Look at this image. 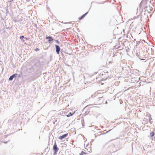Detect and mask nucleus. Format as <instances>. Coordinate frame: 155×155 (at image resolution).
<instances>
[{
	"mask_svg": "<svg viewBox=\"0 0 155 155\" xmlns=\"http://www.w3.org/2000/svg\"><path fill=\"white\" fill-rule=\"evenodd\" d=\"M34 66L37 69L41 68V63L39 61H37L34 64Z\"/></svg>",
	"mask_w": 155,
	"mask_h": 155,
	"instance_id": "obj_1",
	"label": "nucleus"
},
{
	"mask_svg": "<svg viewBox=\"0 0 155 155\" xmlns=\"http://www.w3.org/2000/svg\"><path fill=\"white\" fill-rule=\"evenodd\" d=\"M56 51L57 54H59L60 50V46L58 45H55Z\"/></svg>",
	"mask_w": 155,
	"mask_h": 155,
	"instance_id": "obj_2",
	"label": "nucleus"
},
{
	"mask_svg": "<svg viewBox=\"0 0 155 155\" xmlns=\"http://www.w3.org/2000/svg\"><path fill=\"white\" fill-rule=\"evenodd\" d=\"M18 74L16 73H15L14 74L11 76L8 79V80L9 81H12L14 78H16L17 77Z\"/></svg>",
	"mask_w": 155,
	"mask_h": 155,
	"instance_id": "obj_3",
	"label": "nucleus"
},
{
	"mask_svg": "<svg viewBox=\"0 0 155 155\" xmlns=\"http://www.w3.org/2000/svg\"><path fill=\"white\" fill-rule=\"evenodd\" d=\"M53 151H58L59 150V148L57 147V145L56 143V142H55L54 143L53 145Z\"/></svg>",
	"mask_w": 155,
	"mask_h": 155,
	"instance_id": "obj_4",
	"label": "nucleus"
},
{
	"mask_svg": "<svg viewBox=\"0 0 155 155\" xmlns=\"http://www.w3.org/2000/svg\"><path fill=\"white\" fill-rule=\"evenodd\" d=\"M34 68L32 66H30L27 68V71L28 73H31L34 71Z\"/></svg>",
	"mask_w": 155,
	"mask_h": 155,
	"instance_id": "obj_5",
	"label": "nucleus"
},
{
	"mask_svg": "<svg viewBox=\"0 0 155 155\" xmlns=\"http://www.w3.org/2000/svg\"><path fill=\"white\" fill-rule=\"evenodd\" d=\"M68 134H64L62 135V136H60L58 137V139L61 140H62L64 138L66 137L68 135Z\"/></svg>",
	"mask_w": 155,
	"mask_h": 155,
	"instance_id": "obj_6",
	"label": "nucleus"
},
{
	"mask_svg": "<svg viewBox=\"0 0 155 155\" xmlns=\"http://www.w3.org/2000/svg\"><path fill=\"white\" fill-rule=\"evenodd\" d=\"M45 39H48V41L49 42L54 40V39H53L52 37L51 36L46 37Z\"/></svg>",
	"mask_w": 155,
	"mask_h": 155,
	"instance_id": "obj_7",
	"label": "nucleus"
},
{
	"mask_svg": "<svg viewBox=\"0 0 155 155\" xmlns=\"http://www.w3.org/2000/svg\"><path fill=\"white\" fill-rule=\"evenodd\" d=\"M88 12H86L85 14L83 15L81 17H79L78 18V19L79 20H81V19L84 18L85 17V16L87 14Z\"/></svg>",
	"mask_w": 155,
	"mask_h": 155,
	"instance_id": "obj_8",
	"label": "nucleus"
},
{
	"mask_svg": "<svg viewBox=\"0 0 155 155\" xmlns=\"http://www.w3.org/2000/svg\"><path fill=\"white\" fill-rule=\"evenodd\" d=\"M155 135V133L154 131L151 132L150 133V137H152Z\"/></svg>",
	"mask_w": 155,
	"mask_h": 155,
	"instance_id": "obj_9",
	"label": "nucleus"
},
{
	"mask_svg": "<svg viewBox=\"0 0 155 155\" xmlns=\"http://www.w3.org/2000/svg\"><path fill=\"white\" fill-rule=\"evenodd\" d=\"M73 114H72L70 112L69 114L67 115L66 116L67 117H69L70 116H72Z\"/></svg>",
	"mask_w": 155,
	"mask_h": 155,
	"instance_id": "obj_10",
	"label": "nucleus"
},
{
	"mask_svg": "<svg viewBox=\"0 0 155 155\" xmlns=\"http://www.w3.org/2000/svg\"><path fill=\"white\" fill-rule=\"evenodd\" d=\"M87 153H85L84 152H83V151H82L81 152V153H80V155H84V154H86Z\"/></svg>",
	"mask_w": 155,
	"mask_h": 155,
	"instance_id": "obj_11",
	"label": "nucleus"
},
{
	"mask_svg": "<svg viewBox=\"0 0 155 155\" xmlns=\"http://www.w3.org/2000/svg\"><path fill=\"white\" fill-rule=\"evenodd\" d=\"M81 122L82 126L83 127H84V120H81Z\"/></svg>",
	"mask_w": 155,
	"mask_h": 155,
	"instance_id": "obj_12",
	"label": "nucleus"
},
{
	"mask_svg": "<svg viewBox=\"0 0 155 155\" xmlns=\"http://www.w3.org/2000/svg\"><path fill=\"white\" fill-rule=\"evenodd\" d=\"M54 152V153H53V155H56L57 154V152H58V151H53Z\"/></svg>",
	"mask_w": 155,
	"mask_h": 155,
	"instance_id": "obj_13",
	"label": "nucleus"
},
{
	"mask_svg": "<svg viewBox=\"0 0 155 155\" xmlns=\"http://www.w3.org/2000/svg\"><path fill=\"white\" fill-rule=\"evenodd\" d=\"M24 36L23 35L20 36V39L21 40H22V39H24Z\"/></svg>",
	"mask_w": 155,
	"mask_h": 155,
	"instance_id": "obj_14",
	"label": "nucleus"
},
{
	"mask_svg": "<svg viewBox=\"0 0 155 155\" xmlns=\"http://www.w3.org/2000/svg\"><path fill=\"white\" fill-rule=\"evenodd\" d=\"M54 41H56L58 44L60 45V42H59V41L58 40H54Z\"/></svg>",
	"mask_w": 155,
	"mask_h": 155,
	"instance_id": "obj_15",
	"label": "nucleus"
},
{
	"mask_svg": "<svg viewBox=\"0 0 155 155\" xmlns=\"http://www.w3.org/2000/svg\"><path fill=\"white\" fill-rule=\"evenodd\" d=\"M112 130V129H110V130H109L107 131L105 133H104L103 134H106V133H108L109 132H110V131H111V130Z\"/></svg>",
	"mask_w": 155,
	"mask_h": 155,
	"instance_id": "obj_16",
	"label": "nucleus"
},
{
	"mask_svg": "<svg viewBox=\"0 0 155 155\" xmlns=\"http://www.w3.org/2000/svg\"><path fill=\"white\" fill-rule=\"evenodd\" d=\"M136 55L137 56H139V55L138 54V52H136Z\"/></svg>",
	"mask_w": 155,
	"mask_h": 155,
	"instance_id": "obj_17",
	"label": "nucleus"
},
{
	"mask_svg": "<svg viewBox=\"0 0 155 155\" xmlns=\"http://www.w3.org/2000/svg\"><path fill=\"white\" fill-rule=\"evenodd\" d=\"M24 38L26 40H29V38H26V37H25Z\"/></svg>",
	"mask_w": 155,
	"mask_h": 155,
	"instance_id": "obj_18",
	"label": "nucleus"
},
{
	"mask_svg": "<svg viewBox=\"0 0 155 155\" xmlns=\"http://www.w3.org/2000/svg\"><path fill=\"white\" fill-rule=\"evenodd\" d=\"M8 141H4L3 142L5 143H8Z\"/></svg>",
	"mask_w": 155,
	"mask_h": 155,
	"instance_id": "obj_19",
	"label": "nucleus"
},
{
	"mask_svg": "<svg viewBox=\"0 0 155 155\" xmlns=\"http://www.w3.org/2000/svg\"><path fill=\"white\" fill-rule=\"evenodd\" d=\"M39 49L38 48H36L35 49V51H39Z\"/></svg>",
	"mask_w": 155,
	"mask_h": 155,
	"instance_id": "obj_20",
	"label": "nucleus"
},
{
	"mask_svg": "<svg viewBox=\"0 0 155 155\" xmlns=\"http://www.w3.org/2000/svg\"><path fill=\"white\" fill-rule=\"evenodd\" d=\"M152 119V118H151V117H149V122H150V120H151Z\"/></svg>",
	"mask_w": 155,
	"mask_h": 155,
	"instance_id": "obj_21",
	"label": "nucleus"
},
{
	"mask_svg": "<svg viewBox=\"0 0 155 155\" xmlns=\"http://www.w3.org/2000/svg\"><path fill=\"white\" fill-rule=\"evenodd\" d=\"M13 21L15 22H16L17 21L16 20L15 18V19H13Z\"/></svg>",
	"mask_w": 155,
	"mask_h": 155,
	"instance_id": "obj_22",
	"label": "nucleus"
},
{
	"mask_svg": "<svg viewBox=\"0 0 155 155\" xmlns=\"http://www.w3.org/2000/svg\"><path fill=\"white\" fill-rule=\"evenodd\" d=\"M18 78H20V77H21V76L20 75V74H19L18 75Z\"/></svg>",
	"mask_w": 155,
	"mask_h": 155,
	"instance_id": "obj_23",
	"label": "nucleus"
},
{
	"mask_svg": "<svg viewBox=\"0 0 155 155\" xmlns=\"http://www.w3.org/2000/svg\"><path fill=\"white\" fill-rule=\"evenodd\" d=\"M139 59H140V60H145V59H141V58H139Z\"/></svg>",
	"mask_w": 155,
	"mask_h": 155,
	"instance_id": "obj_24",
	"label": "nucleus"
},
{
	"mask_svg": "<svg viewBox=\"0 0 155 155\" xmlns=\"http://www.w3.org/2000/svg\"><path fill=\"white\" fill-rule=\"evenodd\" d=\"M21 40L22 41V42H24L25 41V40L23 39H22V40Z\"/></svg>",
	"mask_w": 155,
	"mask_h": 155,
	"instance_id": "obj_25",
	"label": "nucleus"
},
{
	"mask_svg": "<svg viewBox=\"0 0 155 155\" xmlns=\"http://www.w3.org/2000/svg\"><path fill=\"white\" fill-rule=\"evenodd\" d=\"M118 94V93H117V94H115V95L114 96V97H116V96Z\"/></svg>",
	"mask_w": 155,
	"mask_h": 155,
	"instance_id": "obj_26",
	"label": "nucleus"
},
{
	"mask_svg": "<svg viewBox=\"0 0 155 155\" xmlns=\"http://www.w3.org/2000/svg\"><path fill=\"white\" fill-rule=\"evenodd\" d=\"M147 8V6H145L144 8V9H145Z\"/></svg>",
	"mask_w": 155,
	"mask_h": 155,
	"instance_id": "obj_27",
	"label": "nucleus"
},
{
	"mask_svg": "<svg viewBox=\"0 0 155 155\" xmlns=\"http://www.w3.org/2000/svg\"><path fill=\"white\" fill-rule=\"evenodd\" d=\"M8 10H6V13H8Z\"/></svg>",
	"mask_w": 155,
	"mask_h": 155,
	"instance_id": "obj_28",
	"label": "nucleus"
},
{
	"mask_svg": "<svg viewBox=\"0 0 155 155\" xmlns=\"http://www.w3.org/2000/svg\"><path fill=\"white\" fill-rule=\"evenodd\" d=\"M106 104H107V101H106L105 103Z\"/></svg>",
	"mask_w": 155,
	"mask_h": 155,
	"instance_id": "obj_29",
	"label": "nucleus"
},
{
	"mask_svg": "<svg viewBox=\"0 0 155 155\" xmlns=\"http://www.w3.org/2000/svg\"><path fill=\"white\" fill-rule=\"evenodd\" d=\"M9 2H11V1H9Z\"/></svg>",
	"mask_w": 155,
	"mask_h": 155,
	"instance_id": "obj_30",
	"label": "nucleus"
},
{
	"mask_svg": "<svg viewBox=\"0 0 155 155\" xmlns=\"http://www.w3.org/2000/svg\"><path fill=\"white\" fill-rule=\"evenodd\" d=\"M106 73H108V72H106Z\"/></svg>",
	"mask_w": 155,
	"mask_h": 155,
	"instance_id": "obj_31",
	"label": "nucleus"
}]
</instances>
